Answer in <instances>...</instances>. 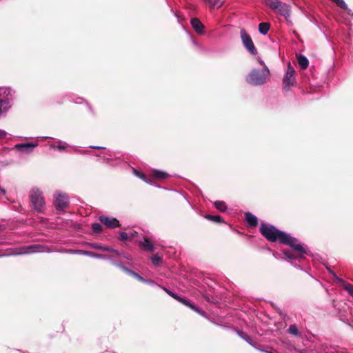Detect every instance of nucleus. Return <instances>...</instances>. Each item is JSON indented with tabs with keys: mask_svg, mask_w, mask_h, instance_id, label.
I'll use <instances>...</instances> for the list:
<instances>
[{
	"mask_svg": "<svg viewBox=\"0 0 353 353\" xmlns=\"http://www.w3.org/2000/svg\"><path fill=\"white\" fill-rule=\"evenodd\" d=\"M260 232L262 235L271 242L279 241L281 243L288 245L299 252L295 254L290 251H283V258L288 260L300 261L303 258V254H307L306 249L300 243L297 239L292 236L290 234L279 230L274 225L268 223H262L260 227Z\"/></svg>",
	"mask_w": 353,
	"mask_h": 353,
	"instance_id": "nucleus-1",
	"label": "nucleus"
},
{
	"mask_svg": "<svg viewBox=\"0 0 353 353\" xmlns=\"http://www.w3.org/2000/svg\"><path fill=\"white\" fill-rule=\"evenodd\" d=\"M14 94L10 87H0V117L6 115L12 107Z\"/></svg>",
	"mask_w": 353,
	"mask_h": 353,
	"instance_id": "nucleus-2",
	"label": "nucleus"
},
{
	"mask_svg": "<svg viewBox=\"0 0 353 353\" xmlns=\"http://www.w3.org/2000/svg\"><path fill=\"white\" fill-rule=\"evenodd\" d=\"M270 79V70L263 65L261 69H252L246 77V81L253 85H261L265 83Z\"/></svg>",
	"mask_w": 353,
	"mask_h": 353,
	"instance_id": "nucleus-3",
	"label": "nucleus"
},
{
	"mask_svg": "<svg viewBox=\"0 0 353 353\" xmlns=\"http://www.w3.org/2000/svg\"><path fill=\"white\" fill-rule=\"evenodd\" d=\"M143 283L149 284V285H157L159 288H161L168 295H170L171 297H172L175 300L178 301L179 302H180L181 303L183 304L184 305L190 307V309H192L194 312H197L200 315L205 316V312H203L199 307H198L197 306L194 305L189 299H185L183 297H181V296H179L177 294L172 292L169 289L157 284L154 281H153L152 280L145 279V281Z\"/></svg>",
	"mask_w": 353,
	"mask_h": 353,
	"instance_id": "nucleus-4",
	"label": "nucleus"
},
{
	"mask_svg": "<svg viewBox=\"0 0 353 353\" xmlns=\"http://www.w3.org/2000/svg\"><path fill=\"white\" fill-rule=\"evenodd\" d=\"M32 205L35 211L42 213L45 209V201L42 192L37 188H32L30 192Z\"/></svg>",
	"mask_w": 353,
	"mask_h": 353,
	"instance_id": "nucleus-5",
	"label": "nucleus"
},
{
	"mask_svg": "<svg viewBox=\"0 0 353 353\" xmlns=\"http://www.w3.org/2000/svg\"><path fill=\"white\" fill-rule=\"evenodd\" d=\"M44 252L43 246L38 244H33L28 246L21 247L17 249L16 252L8 253L6 254H0V257L8 256L11 255L29 254L32 253Z\"/></svg>",
	"mask_w": 353,
	"mask_h": 353,
	"instance_id": "nucleus-6",
	"label": "nucleus"
},
{
	"mask_svg": "<svg viewBox=\"0 0 353 353\" xmlns=\"http://www.w3.org/2000/svg\"><path fill=\"white\" fill-rule=\"evenodd\" d=\"M271 9L276 13L283 16L287 21L290 20L291 14L290 6L281 1L271 3Z\"/></svg>",
	"mask_w": 353,
	"mask_h": 353,
	"instance_id": "nucleus-7",
	"label": "nucleus"
},
{
	"mask_svg": "<svg viewBox=\"0 0 353 353\" xmlns=\"http://www.w3.org/2000/svg\"><path fill=\"white\" fill-rule=\"evenodd\" d=\"M89 148L92 149L105 150V151L103 153H101V154H97L96 156L101 157V159L105 160V163L108 165H112V161L114 159L117 161L119 160V157H117L113 152L109 150H105V147L90 145L89 146Z\"/></svg>",
	"mask_w": 353,
	"mask_h": 353,
	"instance_id": "nucleus-8",
	"label": "nucleus"
},
{
	"mask_svg": "<svg viewBox=\"0 0 353 353\" xmlns=\"http://www.w3.org/2000/svg\"><path fill=\"white\" fill-rule=\"evenodd\" d=\"M295 71L294 68L290 65V63H288V67L287 69V72L283 77V85L284 90H289L290 88L293 86L296 82L294 77Z\"/></svg>",
	"mask_w": 353,
	"mask_h": 353,
	"instance_id": "nucleus-9",
	"label": "nucleus"
},
{
	"mask_svg": "<svg viewBox=\"0 0 353 353\" xmlns=\"http://www.w3.org/2000/svg\"><path fill=\"white\" fill-rule=\"evenodd\" d=\"M241 38L244 47L250 52L252 54L255 55L257 51L254 47V43L250 36L243 29L241 30Z\"/></svg>",
	"mask_w": 353,
	"mask_h": 353,
	"instance_id": "nucleus-10",
	"label": "nucleus"
},
{
	"mask_svg": "<svg viewBox=\"0 0 353 353\" xmlns=\"http://www.w3.org/2000/svg\"><path fill=\"white\" fill-rule=\"evenodd\" d=\"M54 204L58 210H63L68 205V198L66 194L57 192L54 195Z\"/></svg>",
	"mask_w": 353,
	"mask_h": 353,
	"instance_id": "nucleus-11",
	"label": "nucleus"
},
{
	"mask_svg": "<svg viewBox=\"0 0 353 353\" xmlns=\"http://www.w3.org/2000/svg\"><path fill=\"white\" fill-rule=\"evenodd\" d=\"M38 146V143H23L14 145V148L20 152L29 154Z\"/></svg>",
	"mask_w": 353,
	"mask_h": 353,
	"instance_id": "nucleus-12",
	"label": "nucleus"
},
{
	"mask_svg": "<svg viewBox=\"0 0 353 353\" xmlns=\"http://www.w3.org/2000/svg\"><path fill=\"white\" fill-rule=\"evenodd\" d=\"M99 219L108 228H115L119 226V221L116 218L102 215L99 216Z\"/></svg>",
	"mask_w": 353,
	"mask_h": 353,
	"instance_id": "nucleus-13",
	"label": "nucleus"
},
{
	"mask_svg": "<svg viewBox=\"0 0 353 353\" xmlns=\"http://www.w3.org/2000/svg\"><path fill=\"white\" fill-rule=\"evenodd\" d=\"M329 272L333 276V278L336 281L341 283L343 288L352 296L353 298V285L350 283H346L342 279L339 278L334 272L328 269Z\"/></svg>",
	"mask_w": 353,
	"mask_h": 353,
	"instance_id": "nucleus-14",
	"label": "nucleus"
},
{
	"mask_svg": "<svg viewBox=\"0 0 353 353\" xmlns=\"http://www.w3.org/2000/svg\"><path fill=\"white\" fill-rule=\"evenodd\" d=\"M190 23L194 30L199 34H203L204 33V26L199 19L192 18Z\"/></svg>",
	"mask_w": 353,
	"mask_h": 353,
	"instance_id": "nucleus-15",
	"label": "nucleus"
},
{
	"mask_svg": "<svg viewBox=\"0 0 353 353\" xmlns=\"http://www.w3.org/2000/svg\"><path fill=\"white\" fill-rule=\"evenodd\" d=\"M90 246L92 248H94V249H96V250H103V251H108V252H112L115 254H121V252L117 250H114L110 247H108V246H105V245H102L101 244H99V243H90Z\"/></svg>",
	"mask_w": 353,
	"mask_h": 353,
	"instance_id": "nucleus-16",
	"label": "nucleus"
},
{
	"mask_svg": "<svg viewBox=\"0 0 353 353\" xmlns=\"http://www.w3.org/2000/svg\"><path fill=\"white\" fill-rule=\"evenodd\" d=\"M139 245L145 251L153 252L155 250L154 245L148 238H144L143 241L139 243Z\"/></svg>",
	"mask_w": 353,
	"mask_h": 353,
	"instance_id": "nucleus-17",
	"label": "nucleus"
},
{
	"mask_svg": "<svg viewBox=\"0 0 353 353\" xmlns=\"http://www.w3.org/2000/svg\"><path fill=\"white\" fill-rule=\"evenodd\" d=\"M68 146V144L63 141L58 140L57 143H52L50 145V148L51 149L57 150L59 151H64L66 150L67 147Z\"/></svg>",
	"mask_w": 353,
	"mask_h": 353,
	"instance_id": "nucleus-18",
	"label": "nucleus"
},
{
	"mask_svg": "<svg viewBox=\"0 0 353 353\" xmlns=\"http://www.w3.org/2000/svg\"><path fill=\"white\" fill-rule=\"evenodd\" d=\"M236 332L237 334L241 339H243L244 341H245L248 343H249L252 347H254L255 348H256V347H255L254 344L253 343L252 338L250 335H248L246 332H243V331L236 330Z\"/></svg>",
	"mask_w": 353,
	"mask_h": 353,
	"instance_id": "nucleus-19",
	"label": "nucleus"
},
{
	"mask_svg": "<svg viewBox=\"0 0 353 353\" xmlns=\"http://www.w3.org/2000/svg\"><path fill=\"white\" fill-rule=\"evenodd\" d=\"M245 218L246 221L251 225V226H256L258 223V219L256 216L252 214L250 212H245Z\"/></svg>",
	"mask_w": 353,
	"mask_h": 353,
	"instance_id": "nucleus-20",
	"label": "nucleus"
},
{
	"mask_svg": "<svg viewBox=\"0 0 353 353\" xmlns=\"http://www.w3.org/2000/svg\"><path fill=\"white\" fill-rule=\"evenodd\" d=\"M287 332L294 336L301 337V333L299 331L297 326L295 324L290 325Z\"/></svg>",
	"mask_w": 353,
	"mask_h": 353,
	"instance_id": "nucleus-21",
	"label": "nucleus"
},
{
	"mask_svg": "<svg viewBox=\"0 0 353 353\" xmlns=\"http://www.w3.org/2000/svg\"><path fill=\"white\" fill-rule=\"evenodd\" d=\"M298 63L301 69H306L309 65V61L306 57L300 54L298 57Z\"/></svg>",
	"mask_w": 353,
	"mask_h": 353,
	"instance_id": "nucleus-22",
	"label": "nucleus"
},
{
	"mask_svg": "<svg viewBox=\"0 0 353 353\" xmlns=\"http://www.w3.org/2000/svg\"><path fill=\"white\" fill-rule=\"evenodd\" d=\"M270 28V25L269 23L263 22L259 25V31L261 34L265 35L268 32Z\"/></svg>",
	"mask_w": 353,
	"mask_h": 353,
	"instance_id": "nucleus-23",
	"label": "nucleus"
},
{
	"mask_svg": "<svg viewBox=\"0 0 353 353\" xmlns=\"http://www.w3.org/2000/svg\"><path fill=\"white\" fill-rule=\"evenodd\" d=\"M137 234L136 232H122L120 233L119 239L121 241L131 240L134 238Z\"/></svg>",
	"mask_w": 353,
	"mask_h": 353,
	"instance_id": "nucleus-24",
	"label": "nucleus"
},
{
	"mask_svg": "<svg viewBox=\"0 0 353 353\" xmlns=\"http://www.w3.org/2000/svg\"><path fill=\"white\" fill-rule=\"evenodd\" d=\"M84 255L88 256L92 258H96L99 259H110V257L107 255L101 254H96L92 252H85Z\"/></svg>",
	"mask_w": 353,
	"mask_h": 353,
	"instance_id": "nucleus-25",
	"label": "nucleus"
},
{
	"mask_svg": "<svg viewBox=\"0 0 353 353\" xmlns=\"http://www.w3.org/2000/svg\"><path fill=\"white\" fill-rule=\"evenodd\" d=\"M152 174L155 178L157 179H165L169 176L168 173L159 170H154L152 172Z\"/></svg>",
	"mask_w": 353,
	"mask_h": 353,
	"instance_id": "nucleus-26",
	"label": "nucleus"
},
{
	"mask_svg": "<svg viewBox=\"0 0 353 353\" xmlns=\"http://www.w3.org/2000/svg\"><path fill=\"white\" fill-rule=\"evenodd\" d=\"M214 207L221 212H225L227 210V205L224 201H216L214 203Z\"/></svg>",
	"mask_w": 353,
	"mask_h": 353,
	"instance_id": "nucleus-27",
	"label": "nucleus"
},
{
	"mask_svg": "<svg viewBox=\"0 0 353 353\" xmlns=\"http://www.w3.org/2000/svg\"><path fill=\"white\" fill-rule=\"evenodd\" d=\"M205 218L208 220L216 222V223H223V220L222 219L221 216L219 215H210L206 214L205 215Z\"/></svg>",
	"mask_w": 353,
	"mask_h": 353,
	"instance_id": "nucleus-28",
	"label": "nucleus"
},
{
	"mask_svg": "<svg viewBox=\"0 0 353 353\" xmlns=\"http://www.w3.org/2000/svg\"><path fill=\"white\" fill-rule=\"evenodd\" d=\"M112 263L118 267L119 268H120L121 270H122L123 272H125V273L128 274L130 275L131 272L132 270H130V269L127 268L125 265H123V263H119V262H117V261H112Z\"/></svg>",
	"mask_w": 353,
	"mask_h": 353,
	"instance_id": "nucleus-29",
	"label": "nucleus"
},
{
	"mask_svg": "<svg viewBox=\"0 0 353 353\" xmlns=\"http://www.w3.org/2000/svg\"><path fill=\"white\" fill-rule=\"evenodd\" d=\"M223 4V0H211L208 5L211 8H219Z\"/></svg>",
	"mask_w": 353,
	"mask_h": 353,
	"instance_id": "nucleus-30",
	"label": "nucleus"
},
{
	"mask_svg": "<svg viewBox=\"0 0 353 353\" xmlns=\"http://www.w3.org/2000/svg\"><path fill=\"white\" fill-rule=\"evenodd\" d=\"M332 1H334L339 7H340L343 9H345V10H347L348 13L353 15V13H351V10L347 8V6L343 0H332Z\"/></svg>",
	"mask_w": 353,
	"mask_h": 353,
	"instance_id": "nucleus-31",
	"label": "nucleus"
},
{
	"mask_svg": "<svg viewBox=\"0 0 353 353\" xmlns=\"http://www.w3.org/2000/svg\"><path fill=\"white\" fill-rule=\"evenodd\" d=\"M133 173L135 176H137V177L141 179L142 180H143L144 181L147 182L148 183H149L150 182H148L146 179V177L145 176V174L143 173V172H141L139 171H138L137 170L133 168Z\"/></svg>",
	"mask_w": 353,
	"mask_h": 353,
	"instance_id": "nucleus-32",
	"label": "nucleus"
},
{
	"mask_svg": "<svg viewBox=\"0 0 353 353\" xmlns=\"http://www.w3.org/2000/svg\"><path fill=\"white\" fill-rule=\"evenodd\" d=\"M151 261L154 265H159L161 261V256L159 254H156L151 257Z\"/></svg>",
	"mask_w": 353,
	"mask_h": 353,
	"instance_id": "nucleus-33",
	"label": "nucleus"
},
{
	"mask_svg": "<svg viewBox=\"0 0 353 353\" xmlns=\"http://www.w3.org/2000/svg\"><path fill=\"white\" fill-rule=\"evenodd\" d=\"M92 228L96 233H100L102 231V227L99 223H94L92 225Z\"/></svg>",
	"mask_w": 353,
	"mask_h": 353,
	"instance_id": "nucleus-34",
	"label": "nucleus"
},
{
	"mask_svg": "<svg viewBox=\"0 0 353 353\" xmlns=\"http://www.w3.org/2000/svg\"><path fill=\"white\" fill-rule=\"evenodd\" d=\"M66 253L70 254H79L84 255V253L89 252V251L81 250H67L65 251Z\"/></svg>",
	"mask_w": 353,
	"mask_h": 353,
	"instance_id": "nucleus-35",
	"label": "nucleus"
},
{
	"mask_svg": "<svg viewBox=\"0 0 353 353\" xmlns=\"http://www.w3.org/2000/svg\"><path fill=\"white\" fill-rule=\"evenodd\" d=\"M130 275L143 283L145 281V279H144L143 277H142L141 276H140L139 274L136 273L134 271H132Z\"/></svg>",
	"mask_w": 353,
	"mask_h": 353,
	"instance_id": "nucleus-36",
	"label": "nucleus"
},
{
	"mask_svg": "<svg viewBox=\"0 0 353 353\" xmlns=\"http://www.w3.org/2000/svg\"><path fill=\"white\" fill-rule=\"evenodd\" d=\"M277 1H279V0H265V2L266 3V5H268L270 8H271V3H275V2H277Z\"/></svg>",
	"mask_w": 353,
	"mask_h": 353,
	"instance_id": "nucleus-37",
	"label": "nucleus"
},
{
	"mask_svg": "<svg viewBox=\"0 0 353 353\" xmlns=\"http://www.w3.org/2000/svg\"><path fill=\"white\" fill-rule=\"evenodd\" d=\"M7 132L3 130H0V139H5L6 137Z\"/></svg>",
	"mask_w": 353,
	"mask_h": 353,
	"instance_id": "nucleus-38",
	"label": "nucleus"
},
{
	"mask_svg": "<svg viewBox=\"0 0 353 353\" xmlns=\"http://www.w3.org/2000/svg\"><path fill=\"white\" fill-rule=\"evenodd\" d=\"M120 256H123L124 258H125L126 259H131V257L129 255H126V254H124L123 253L121 252V254H119Z\"/></svg>",
	"mask_w": 353,
	"mask_h": 353,
	"instance_id": "nucleus-39",
	"label": "nucleus"
},
{
	"mask_svg": "<svg viewBox=\"0 0 353 353\" xmlns=\"http://www.w3.org/2000/svg\"><path fill=\"white\" fill-rule=\"evenodd\" d=\"M83 101V99L82 98H79L78 99V101H76L77 103H81Z\"/></svg>",
	"mask_w": 353,
	"mask_h": 353,
	"instance_id": "nucleus-40",
	"label": "nucleus"
},
{
	"mask_svg": "<svg viewBox=\"0 0 353 353\" xmlns=\"http://www.w3.org/2000/svg\"><path fill=\"white\" fill-rule=\"evenodd\" d=\"M75 152H77L78 153H83V150H80V149H78V148L75 150Z\"/></svg>",
	"mask_w": 353,
	"mask_h": 353,
	"instance_id": "nucleus-41",
	"label": "nucleus"
},
{
	"mask_svg": "<svg viewBox=\"0 0 353 353\" xmlns=\"http://www.w3.org/2000/svg\"><path fill=\"white\" fill-rule=\"evenodd\" d=\"M204 3L208 4L211 0H202Z\"/></svg>",
	"mask_w": 353,
	"mask_h": 353,
	"instance_id": "nucleus-42",
	"label": "nucleus"
},
{
	"mask_svg": "<svg viewBox=\"0 0 353 353\" xmlns=\"http://www.w3.org/2000/svg\"><path fill=\"white\" fill-rule=\"evenodd\" d=\"M0 190H1L3 194H5L6 191H5L3 189H0Z\"/></svg>",
	"mask_w": 353,
	"mask_h": 353,
	"instance_id": "nucleus-43",
	"label": "nucleus"
},
{
	"mask_svg": "<svg viewBox=\"0 0 353 353\" xmlns=\"http://www.w3.org/2000/svg\"><path fill=\"white\" fill-rule=\"evenodd\" d=\"M43 139H48L49 137H42Z\"/></svg>",
	"mask_w": 353,
	"mask_h": 353,
	"instance_id": "nucleus-44",
	"label": "nucleus"
},
{
	"mask_svg": "<svg viewBox=\"0 0 353 353\" xmlns=\"http://www.w3.org/2000/svg\"><path fill=\"white\" fill-rule=\"evenodd\" d=\"M260 63H261V64H262V65H263V64H264V63H263V61H260Z\"/></svg>",
	"mask_w": 353,
	"mask_h": 353,
	"instance_id": "nucleus-45",
	"label": "nucleus"
}]
</instances>
